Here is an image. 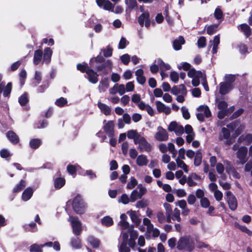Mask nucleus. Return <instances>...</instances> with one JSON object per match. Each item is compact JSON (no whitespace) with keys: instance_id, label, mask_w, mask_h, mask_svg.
I'll list each match as a JSON object with an SVG mask.
<instances>
[{"instance_id":"f257e3e1","label":"nucleus","mask_w":252,"mask_h":252,"mask_svg":"<svg viewBox=\"0 0 252 252\" xmlns=\"http://www.w3.org/2000/svg\"><path fill=\"white\" fill-rule=\"evenodd\" d=\"M177 248L179 250L191 252L194 248L193 241L189 237H181L177 243Z\"/></svg>"},{"instance_id":"f03ea898","label":"nucleus","mask_w":252,"mask_h":252,"mask_svg":"<svg viewBox=\"0 0 252 252\" xmlns=\"http://www.w3.org/2000/svg\"><path fill=\"white\" fill-rule=\"evenodd\" d=\"M143 224L146 226V236H150L151 234L154 237H158L159 236V230L154 228V225L151 223V220L148 218H144L143 220Z\"/></svg>"},{"instance_id":"7ed1b4c3","label":"nucleus","mask_w":252,"mask_h":252,"mask_svg":"<svg viewBox=\"0 0 252 252\" xmlns=\"http://www.w3.org/2000/svg\"><path fill=\"white\" fill-rule=\"evenodd\" d=\"M72 207L78 214H83L85 210V204L80 195H76L73 200Z\"/></svg>"},{"instance_id":"20e7f679","label":"nucleus","mask_w":252,"mask_h":252,"mask_svg":"<svg viewBox=\"0 0 252 252\" xmlns=\"http://www.w3.org/2000/svg\"><path fill=\"white\" fill-rule=\"evenodd\" d=\"M68 221L71 224L73 233L76 235L80 234L82 231L81 223L78 218L70 216Z\"/></svg>"},{"instance_id":"39448f33","label":"nucleus","mask_w":252,"mask_h":252,"mask_svg":"<svg viewBox=\"0 0 252 252\" xmlns=\"http://www.w3.org/2000/svg\"><path fill=\"white\" fill-rule=\"evenodd\" d=\"M135 144H138V149L141 151L149 152L152 150L151 145L148 143L146 139L142 135L135 143Z\"/></svg>"},{"instance_id":"423d86ee","label":"nucleus","mask_w":252,"mask_h":252,"mask_svg":"<svg viewBox=\"0 0 252 252\" xmlns=\"http://www.w3.org/2000/svg\"><path fill=\"white\" fill-rule=\"evenodd\" d=\"M155 138L158 141H165L168 139V134L166 130L160 126L157 127Z\"/></svg>"},{"instance_id":"0eeeda50","label":"nucleus","mask_w":252,"mask_h":252,"mask_svg":"<svg viewBox=\"0 0 252 252\" xmlns=\"http://www.w3.org/2000/svg\"><path fill=\"white\" fill-rule=\"evenodd\" d=\"M138 22L141 27L145 25L147 28H149L151 25L149 12H146L142 13L138 17Z\"/></svg>"},{"instance_id":"6e6552de","label":"nucleus","mask_w":252,"mask_h":252,"mask_svg":"<svg viewBox=\"0 0 252 252\" xmlns=\"http://www.w3.org/2000/svg\"><path fill=\"white\" fill-rule=\"evenodd\" d=\"M247 153L248 149L244 146L239 148L236 153L237 158H239L240 163L242 164H244L248 159L247 158Z\"/></svg>"},{"instance_id":"1a4fd4ad","label":"nucleus","mask_w":252,"mask_h":252,"mask_svg":"<svg viewBox=\"0 0 252 252\" xmlns=\"http://www.w3.org/2000/svg\"><path fill=\"white\" fill-rule=\"evenodd\" d=\"M226 199L229 207L231 210H235L237 207V201L236 197L231 192L228 191L226 192Z\"/></svg>"},{"instance_id":"9d476101","label":"nucleus","mask_w":252,"mask_h":252,"mask_svg":"<svg viewBox=\"0 0 252 252\" xmlns=\"http://www.w3.org/2000/svg\"><path fill=\"white\" fill-rule=\"evenodd\" d=\"M114 123L112 121H108L103 126V129L108 137H114Z\"/></svg>"},{"instance_id":"9b49d317","label":"nucleus","mask_w":252,"mask_h":252,"mask_svg":"<svg viewBox=\"0 0 252 252\" xmlns=\"http://www.w3.org/2000/svg\"><path fill=\"white\" fill-rule=\"evenodd\" d=\"M96 2L99 7L109 11L114 6V4L108 0H96Z\"/></svg>"},{"instance_id":"f8f14e48","label":"nucleus","mask_w":252,"mask_h":252,"mask_svg":"<svg viewBox=\"0 0 252 252\" xmlns=\"http://www.w3.org/2000/svg\"><path fill=\"white\" fill-rule=\"evenodd\" d=\"M126 213L129 216L131 221L136 225L138 226L141 223V219L139 218L138 211L133 210L128 211Z\"/></svg>"},{"instance_id":"ddd939ff","label":"nucleus","mask_w":252,"mask_h":252,"mask_svg":"<svg viewBox=\"0 0 252 252\" xmlns=\"http://www.w3.org/2000/svg\"><path fill=\"white\" fill-rule=\"evenodd\" d=\"M88 75V79L91 83L95 84L98 81V74L92 69H88L86 71Z\"/></svg>"},{"instance_id":"4468645a","label":"nucleus","mask_w":252,"mask_h":252,"mask_svg":"<svg viewBox=\"0 0 252 252\" xmlns=\"http://www.w3.org/2000/svg\"><path fill=\"white\" fill-rule=\"evenodd\" d=\"M233 85L230 83L221 82L220 83V93L224 95L233 89Z\"/></svg>"},{"instance_id":"2eb2a0df","label":"nucleus","mask_w":252,"mask_h":252,"mask_svg":"<svg viewBox=\"0 0 252 252\" xmlns=\"http://www.w3.org/2000/svg\"><path fill=\"white\" fill-rule=\"evenodd\" d=\"M157 109L159 112H163L166 114H169L171 112L170 107L166 106L164 104L159 101L156 102Z\"/></svg>"},{"instance_id":"dca6fc26","label":"nucleus","mask_w":252,"mask_h":252,"mask_svg":"<svg viewBox=\"0 0 252 252\" xmlns=\"http://www.w3.org/2000/svg\"><path fill=\"white\" fill-rule=\"evenodd\" d=\"M171 93L174 95H178L179 94L186 95L187 91L184 85H180L179 87L174 86L171 89Z\"/></svg>"},{"instance_id":"f3484780","label":"nucleus","mask_w":252,"mask_h":252,"mask_svg":"<svg viewBox=\"0 0 252 252\" xmlns=\"http://www.w3.org/2000/svg\"><path fill=\"white\" fill-rule=\"evenodd\" d=\"M52 55V51L50 48L47 47L45 48L44 50L43 63L49 64L51 61Z\"/></svg>"},{"instance_id":"a211bd4d","label":"nucleus","mask_w":252,"mask_h":252,"mask_svg":"<svg viewBox=\"0 0 252 252\" xmlns=\"http://www.w3.org/2000/svg\"><path fill=\"white\" fill-rule=\"evenodd\" d=\"M121 220L119 225L122 230L127 229L129 227V223L126 221L127 217L125 214H122L120 216Z\"/></svg>"},{"instance_id":"6ab92c4d","label":"nucleus","mask_w":252,"mask_h":252,"mask_svg":"<svg viewBox=\"0 0 252 252\" xmlns=\"http://www.w3.org/2000/svg\"><path fill=\"white\" fill-rule=\"evenodd\" d=\"M6 137L8 140L14 144H16L19 142V137L13 131H8L6 133Z\"/></svg>"},{"instance_id":"aec40b11","label":"nucleus","mask_w":252,"mask_h":252,"mask_svg":"<svg viewBox=\"0 0 252 252\" xmlns=\"http://www.w3.org/2000/svg\"><path fill=\"white\" fill-rule=\"evenodd\" d=\"M97 106L101 112L104 115H109L111 114V109L108 105L100 102H98Z\"/></svg>"},{"instance_id":"412c9836","label":"nucleus","mask_w":252,"mask_h":252,"mask_svg":"<svg viewBox=\"0 0 252 252\" xmlns=\"http://www.w3.org/2000/svg\"><path fill=\"white\" fill-rule=\"evenodd\" d=\"M33 190L32 188H27L23 192L22 199L24 201L29 200L32 196Z\"/></svg>"},{"instance_id":"4be33fe9","label":"nucleus","mask_w":252,"mask_h":252,"mask_svg":"<svg viewBox=\"0 0 252 252\" xmlns=\"http://www.w3.org/2000/svg\"><path fill=\"white\" fill-rule=\"evenodd\" d=\"M148 159L146 156L140 155L138 156L136 159V163L139 166H146L148 163Z\"/></svg>"},{"instance_id":"5701e85b","label":"nucleus","mask_w":252,"mask_h":252,"mask_svg":"<svg viewBox=\"0 0 252 252\" xmlns=\"http://www.w3.org/2000/svg\"><path fill=\"white\" fill-rule=\"evenodd\" d=\"M143 73L144 72L142 69H138L135 72L137 81L141 85L144 84L146 81V78L143 76Z\"/></svg>"},{"instance_id":"b1692460","label":"nucleus","mask_w":252,"mask_h":252,"mask_svg":"<svg viewBox=\"0 0 252 252\" xmlns=\"http://www.w3.org/2000/svg\"><path fill=\"white\" fill-rule=\"evenodd\" d=\"M185 43V40L182 36H180L178 39L174 40L173 43V48L175 50H179L181 46Z\"/></svg>"},{"instance_id":"393cba45","label":"nucleus","mask_w":252,"mask_h":252,"mask_svg":"<svg viewBox=\"0 0 252 252\" xmlns=\"http://www.w3.org/2000/svg\"><path fill=\"white\" fill-rule=\"evenodd\" d=\"M127 136L129 139H133L134 143L135 144L141 135L136 130H130L127 131Z\"/></svg>"},{"instance_id":"a878e982","label":"nucleus","mask_w":252,"mask_h":252,"mask_svg":"<svg viewBox=\"0 0 252 252\" xmlns=\"http://www.w3.org/2000/svg\"><path fill=\"white\" fill-rule=\"evenodd\" d=\"M220 36L219 35H216L213 41H210V47L213 45L212 52L213 54H216L218 51V45L220 44Z\"/></svg>"},{"instance_id":"bb28decb","label":"nucleus","mask_w":252,"mask_h":252,"mask_svg":"<svg viewBox=\"0 0 252 252\" xmlns=\"http://www.w3.org/2000/svg\"><path fill=\"white\" fill-rule=\"evenodd\" d=\"M43 56V53L41 50H37L34 52L33 57V63L38 65L41 62Z\"/></svg>"},{"instance_id":"cd10ccee","label":"nucleus","mask_w":252,"mask_h":252,"mask_svg":"<svg viewBox=\"0 0 252 252\" xmlns=\"http://www.w3.org/2000/svg\"><path fill=\"white\" fill-rule=\"evenodd\" d=\"M159 66V68L162 71H166L169 70L171 68L170 65L168 63H166L163 62L160 59H158L156 61Z\"/></svg>"},{"instance_id":"c85d7f7f","label":"nucleus","mask_w":252,"mask_h":252,"mask_svg":"<svg viewBox=\"0 0 252 252\" xmlns=\"http://www.w3.org/2000/svg\"><path fill=\"white\" fill-rule=\"evenodd\" d=\"M87 241L94 248H97L100 245L99 240L92 236H90L87 238Z\"/></svg>"},{"instance_id":"c756f323","label":"nucleus","mask_w":252,"mask_h":252,"mask_svg":"<svg viewBox=\"0 0 252 252\" xmlns=\"http://www.w3.org/2000/svg\"><path fill=\"white\" fill-rule=\"evenodd\" d=\"M65 183L64 178L62 177L56 178L54 181V187L56 189H60Z\"/></svg>"},{"instance_id":"7c9ffc66","label":"nucleus","mask_w":252,"mask_h":252,"mask_svg":"<svg viewBox=\"0 0 252 252\" xmlns=\"http://www.w3.org/2000/svg\"><path fill=\"white\" fill-rule=\"evenodd\" d=\"M204 74L200 71H196L194 68L189 69L188 72V76L190 78L200 77L201 78Z\"/></svg>"},{"instance_id":"2f4dec72","label":"nucleus","mask_w":252,"mask_h":252,"mask_svg":"<svg viewBox=\"0 0 252 252\" xmlns=\"http://www.w3.org/2000/svg\"><path fill=\"white\" fill-rule=\"evenodd\" d=\"M126 11H131L137 6L136 0H125Z\"/></svg>"},{"instance_id":"473e14b6","label":"nucleus","mask_w":252,"mask_h":252,"mask_svg":"<svg viewBox=\"0 0 252 252\" xmlns=\"http://www.w3.org/2000/svg\"><path fill=\"white\" fill-rule=\"evenodd\" d=\"M101 223L103 226L109 227L113 225V220L111 217L107 216L101 219Z\"/></svg>"},{"instance_id":"72a5a7b5","label":"nucleus","mask_w":252,"mask_h":252,"mask_svg":"<svg viewBox=\"0 0 252 252\" xmlns=\"http://www.w3.org/2000/svg\"><path fill=\"white\" fill-rule=\"evenodd\" d=\"M198 110L200 112L203 113L204 115L207 118L210 117L211 116V112L209 107L207 106H201L198 108Z\"/></svg>"},{"instance_id":"f704fd0d","label":"nucleus","mask_w":252,"mask_h":252,"mask_svg":"<svg viewBox=\"0 0 252 252\" xmlns=\"http://www.w3.org/2000/svg\"><path fill=\"white\" fill-rule=\"evenodd\" d=\"M41 143V142L40 139L34 138L30 140V146L32 149H37L40 146Z\"/></svg>"},{"instance_id":"c9c22d12","label":"nucleus","mask_w":252,"mask_h":252,"mask_svg":"<svg viewBox=\"0 0 252 252\" xmlns=\"http://www.w3.org/2000/svg\"><path fill=\"white\" fill-rule=\"evenodd\" d=\"M221 132L222 133L223 138L224 139L227 140L226 143L228 145H229L231 143V141L229 140V138L230 135L229 130L225 127H223L221 129Z\"/></svg>"},{"instance_id":"e433bc0d","label":"nucleus","mask_w":252,"mask_h":252,"mask_svg":"<svg viewBox=\"0 0 252 252\" xmlns=\"http://www.w3.org/2000/svg\"><path fill=\"white\" fill-rule=\"evenodd\" d=\"M202 154L200 151H198L195 154L194 160V164L198 166L200 165L202 161Z\"/></svg>"},{"instance_id":"4c0bfd02","label":"nucleus","mask_w":252,"mask_h":252,"mask_svg":"<svg viewBox=\"0 0 252 252\" xmlns=\"http://www.w3.org/2000/svg\"><path fill=\"white\" fill-rule=\"evenodd\" d=\"M239 27L246 36H248L251 34V29L248 25L243 24L240 25Z\"/></svg>"},{"instance_id":"58836bf2","label":"nucleus","mask_w":252,"mask_h":252,"mask_svg":"<svg viewBox=\"0 0 252 252\" xmlns=\"http://www.w3.org/2000/svg\"><path fill=\"white\" fill-rule=\"evenodd\" d=\"M239 140H243L245 144L249 145L252 142V134H248L245 136L242 135L239 138Z\"/></svg>"},{"instance_id":"ea45409f","label":"nucleus","mask_w":252,"mask_h":252,"mask_svg":"<svg viewBox=\"0 0 252 252\" xmlns=\"http://www.w3.org/2000/svg\"><path fill=\"white\" fill-rule=\"evenodd\" d=\"M175 160L178 167L182 168L186 173L188 172V166L182 159L176 158Z\"/></svg>"},{"instance_id":"a19ab883","label":"nucleus","mask_w":252,"mask_h":252,"mask_svg":"<svg viewBox=\"0 0 252 252\" xmlns=\"http://www.w3.org/2000/svg\"><path fill=\"white\" fill-rule=\"evenodd\" d=\"M55 103L57 106L60 107H62L67 105V100L66 98L63 97H61L56 100Z\"/></svg>"},{"instance_id":"79ce46f5","label":"nucleus","mask_w":252,"mask_h":252,"mask_svg":"<svg viewBox=\"0 0 252 252\" xmlns=\"http://www.w3.org/2000/svg\"><path fill=\"white\" fill-rule=\"evenodd\" d=\"M42 78L41 72L39 71H36L35 72L34 80L36 82H33L32 84L34 87L36 86L41 82Z\"/></svg>"},{"instance_id":"37998d69","label":"nucleus","mask_w":252,"mask_h":252,"mask_svg":"<svg viewBox=\"0 0 252 252\" xmlns=\"http://www.w3.org/2000/svg\"><path fill=\"white\" fill-rule=\"evenodd\" d=\"M71 245L75 249H80L81 247V241L79 238H72L71 240Z\"/></svg>"},{"instance_id":"c03bdc74","label":"nucleus","mask_w":252,"mask_h":252,"mask_svg":"<svg viewBox=\"0 0 252 252\" xmlns=\"http://www.w3.org/2000/svg\"><path fill=\"white\" fill-rule=\"evenodd\" d=\"M216 102L218 103L217 106L219 109L220 110H226V108L227 107V103L226 102L223 100H219L218 98H216Z\"/></svg>"},{"instance_id":"a18cd8bd","label":"nucleus","mask_w":252,"mask_h":252,"mask_svg":"<svg viewBox=\"0 0 252 252\" xmlns=\"http://www.w3.org/2000/svg\"><path fill=\"white\" fill-rule=\"evenodd\" d=\"M28 101L29 98L27 93L24 94L19 98V102L22 106L26 105Z\"/></svg>"},{"instance_id":"49530a36","label":"nucleus","mask_w":252,"mask_h":252,"mask_svg":"<svg viewBox=\"0 0 252 252\" xmlns=\"http://www.w3.org/2000/svg\"><path fill=\"white\" fill-rule=\"evenodd\" d=\"M105 57H111L112 55L113 49L110 46H107L105 49L101 50Z\"/></svg>"},{"instance_id":"de8ad7c7","label":"nucleus","mask_w":252,"mask_h":252,"mask_svg":"<svg viewBox=\"0 0 252 252\" xmlns=\"http://www.w3.org/2000/svg\"><path fill=\"white\" fill-rule=\"evenodd\" d=\"M26 181L22 180L20 183L18 184L14 189L13 192H17L20 191L26 186Z\"/></svg>"},{"instance_id":"09e8293b","label":"nucleus","mask_w":252,"mask_h":252,"mask_svg":"<svg viewBox=\"0 0 252 252\" xmlns=\"http://www.w3.org/2000/svg\"><path fill=\"white\" fill-rule=\"evenodd\" d=\"M129 201H130V198L126 194H122V196L118 199V202L124 204H127L129 203Z\"/></svg>"},{"instance_id":"8fccbe9b","label":"nucleus","mask_w":252,"mask_h":252,"mask_svg":"<svg viewBox=\"0 0 252 252\" xmlns=\"http://www.w3.org/2000/svg\"><path fill=\"white\" fill-rule=\"evenodd\" d=\"M173 220H177L178 222L181 221V219L180 218V211L177 208L174 210L173 215L172 217Z\"/></svg>"},{"instance_id":"3c124183","label":"nucleus","mask_w":252,"mask_h":252,"mask_svg":"<svg viewBox=\"0 0 252 252\" xmlns=\"http://www.w3.org/2000/svg\"><path fill=\"white\" fill-rule=\"evenodd\" d=\"M141 197L139 195V192L136 190H134L131 193L130 196V200L132 202H134L138 198H140Z\"/></svg>"},{"instance_id":"603ef678","label":"nucleus","mask_w":252,"mask_h":252,"mask_svg":"<svg viewBox=\"0 0 252 252\" xmlns=\"http://www.w3.org/2000/svg\"><path fill=\"white\" fill-rule=\"evenodd\" d=\"M122 63L125 65H127L130 62V57L128 54H125L120 57Z\"/></svg>"},{"instance_id":"864d4df0","label":"nucleus","mask_w":252,"mask_h":252,"mask_svg":"<svg viewBox=\"0 0 252 252\" xmlns=\"http://www.w3.org/2000/svg\"><path fill=\"white\" fill-rule=\"evenodd\" d=\"M108 86L109 84L107 81H102L100 82L98 88L100 92H104Z\"/></svg>"},{"instance_id":"5fc2aeb1","label":"nucleus","mask_w":252,"mask_h":252,"mask_svg":"<svg viewBox=\"0 0 252 252\" xmlns=\"http://www.w3.org/2000/svg\"><path fill=\"white\" fill-rule=\"evenodd\" d=\"M77 68L78 70H80L82 72H86L88 69H90L88 64L86 63H79L77 65Z\"/></svg>"},{"instance_id":"6e6d98bb","label":"nucleus","mask_w":252,"mask_h":252,"mask_svg":"<svg viewBox=\"0 0 252 252\" xmlns=\"http://www.w3.org/2000/svg\"><path fill=\"white\" fill-rule=\"evenodd\" d=\"M201 206L203 208H207L210 205V201L207 197H204L200 200Z\"/></svg>"},{"instance_id":"4d7b16f0","label":"nucleus","mask_w":252,"mask_h":252,"mask_svg":"<svg viewBox=\"0 0 252 252\" xmlns=\"http://www.w3.org/2000/svg\"><path fill=\"white\" fill-rule=\"evenodd\" d=\"M67 171L73 177L76 176V168L74 165L69 164L67 166Z\"/></svg>"},{"instance_id":"13d9d810","label":"nucleus","mask_w":252,"mask_h":252,"mask_svg":"<svg viewBox=\"0 0 252 252\" xmlns=\"http://www.w3.org/2000/svg\"><path fill=\"white\" fill-rule=\"evenodd\" d=\"M42 248L41 245L33 244L30 247V252H42Z\"/></svg>"},{"instance_id":"bf43d9fd","label":"nucleus","mask_w":252,"mask_h":252,"mask_svg":"<svg viewBox=\"0 0 252 252\" xmlns=\"http://www.w3.org/2000/svg\"><path fill=\"white\" fill-rule=\"evenodd\" d=\"M218 27V25L216 24L209 26L207 29V33L210 35L214 34L217 31Z\"/></svg>"},{"instance_id":"052dcab7","label":"nucleus","mask_w":252,"mask_h":252,"mask_svg":"<svg viewBox=\"0 0 252 252\" xmlns=\"http://www.w3.org/2000/svg\"><path fill=\"white\" fill-rule=\"evenodd\" d=\"M137 184V181L136 179L134 177L130 178V181L127 184V188L128 189H131L135 187Z\"/></svg>"},{"instance_id":"680f3d73","label":"nucleus","mask_w":252,"mask_h":252,"mask_svg":"<svg viewBox=\"0 0 252 252\" xmlns=\"http://www.w3.org/2000/svg\"><path fill=\"white\" fill-rule=\"evenodd\" d=\"M12 89V84L11 83H8L4 89L3 90V95L5 97L7 96L10 93Z\"/></svg>"},{"instance_id":"e2e57ef3","label":"nucleus","mask_w":252,"mask_h":252,"mask_svg":"<svg viewBox=\"0 0 252 252\" xmlns=\"http://www.w3.org/2000/svg\"><path fill=\"white\" fill-rule=\"evenodd\" d=\"M190 64L187 62H184L180 63L178 65L179 69H183L185 70H188L190 68Z\"/></svg>"},{"instance_id":"0e129e2a","label":"nucleus","mask_w":252,"mask_h":252,"mask_svg":"<svg viewBox=\"0 0 252 252\" xmlns=\"http://www.w3.org/2000/svg\"><path fill=\"white\" fill-rule=\"evenodd\" d=\"M25 227L26 229L29 231L34 232L37 230L36 224L33 222L29 224L26 225Z\"/></svg>"},{"instance_id":"69168bd1","label":"nucleus","mask_w":252,"mask_h":252,"mask_svg":"<svg viewBox=\"0 0 252 252\" xmlns=\"http://www.w3.org/2000/svg\"><path fill=\"white\" fill-rule=\"evenodd\" d=\"M110 11L115 14H120L123 12V8L121 5H117L115 7V5H114V6L112 8V9L110 10Z\"/></svg>"},{"instance_id":"338daca9","label":"nucleus","mask_w":252,"mask_h":252,"mask_svg":"<svg viewBox=\"0 0 252 252\" xmlns=\"http://www.w3.org/2000/svg\"><path fill=\"white\" fill-rule=\"evenodd\" d=\"M158 221L160 223H163L166 221V218L163 212H159L157 213Z\"/></svg>"},{"instance_id":"774afa93","label":"nucleus","mask_w":252,"mask_h":252,"mask_svg":"<svg viewBox=\"0 0 252 252\" xmlns=\"http://www.w3.org/2000/svg\"><path fill=\"white\" fill-rule=\"evenodd\" d=\"M120 252H130V249L127 246V243H122L119 248Z\"/></svg>"}]
</instances>
